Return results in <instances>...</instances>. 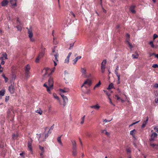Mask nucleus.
Returning a JSON list of instances; mask_svg holds the SVG:
<instances>
[{
  "mask_svg": "<svg viewBox=\"0 0 158 158\" xmlns=\"http://www.w3.org/2000/svg\"><path fill=\"white\" fill-rule=\"evenodd\" d=\"M154 139L153 134H152L151 135V138L149 139V140L150 141H153L154 140Z\"/></svg>",
  "mask_w": 158,
  "mask_h": 158,
  "instance_id": "33",
  "label": "nucleus"
},
{
  "mask_svg": "<svg viewBox=\"0 0 158 158\" xmlns=\"http://www.w3.org/2000/svg\"><path fill=\"white\" fill-rule=\"evenodd\" d=\"M139 122V121H137V122H135V123H132V124H131V125H129V127H130L131 126H132L133 125H135V124H136V123H138Z\"/></svg>",
  "mask_w": 158,
  "mask_h": 158,
  "instance_id": "46",
  "label": "nucleus"
},
{
  "mask_svg": "<svg viewBox=\"0 0 158 158\" xmlns=\"http://www.w3.org/2000/svg\"><path fill=\"white\" fill-rule=\"evenodd\" d=\"M106 131V129H104V130H102L101 131V133H105Z\"/></svg>",
  "mask_w": 158,
  "mask_h": 158,
  "instance_id": "63",
  "label": "nucleus"
},
{
  "mask_svg": "<svg viewBox=\"0 0 158 158\" xmlns=\"http://www.w3.org/2000/svg\"><path fill=\"white\" fill-rule=\"evenodd\" d=\"M4 79H5V82H7L8 80V78L6 77H4Z\"/></svg>",
  "mask_w": 158,
  "mask_h": 158,
  "instance_id": "56",
  "label": "nucleus"
},
{
  "mask_svg": "<svg viewBox=\"0 0 158 158\" xmlns=\"http://www.w3.org/2000/svg\"><path fill=\"white\" fill-rule=\"evenodd\" d=\"M111 92H112V91H111L110 93L106 92V94H107L108 97H109V96L110 95V93Z\"/></svg>",
  "mask_w": 158,
  "mask_h": 158,
  "instance_id": "53",
  "label": "nucleus"
},
{
  "mask_svg": "<svg viewBox=\"0 0 158 158\" xmlns=\"http://www.w3.org/2000/svg\"><path fill=\"white\" fill-rule=\"evenodd\" d=\"M16 27L18 29V30L21 31L22 30V28L21 27L19 26H17Z\"/></svg>",
  "mask_w": 158,
  "mask_h": 158,
  "instance_id": "54",
  "label": "nucleus"
},
{
  "mask_svg": "<svg viewBox=\"0 0 158 158\" xmlns=\"http://www.w3.org/2000/svg\"><path fill=\"white\" fill-rule=\"evenodd\" d=\"M18 136V134H13L12 135V138L13 140H15L16 138H17Z\"/></svg>",
  "mask_w": 158,
  "mask_h": 158,
  "instance_id": "22",
  "label": "nucleus"
},
{
  "mask_svg": "<svg viewBox=\"0 0 158 158\" xmlns=\"http://www.w3.org/2000/svg\"><path fill=\"white\" fill-rule=\"evenodd\" d=\"M5 90L4 89H2L0 91V95L3 96L5 94Z\"/></svg>",
  "mask_w": 158,
  "mask_h": 158,
  "instance_id": "26",
  "label": "nucleus"
},
{
  "mask_svg": "<svg viewBox=\"0 0 158 158\" xmlns=\"http://www.w3.org/2000/svg\"><path fill=\"white\" fill-rule=\"evenodd\" d=\"M72 155L73 156H75L77 155V148H72Z\"/></svg>",
  "mask_w": 158,
  "mask_h": 158,
  "instance_id": "11",
  "label": "nucleus"
},
{
  "mask_svg": "<svg viewBox=\"0 0 158 158\" xmlns=\"http://www.w3.org/2000/svg\"><path fill=\"white\" fill-rule=\"evenodd\" d=\"M41 58L39 56H38L35 59V62L36 63H39V60H40V59Z\"/></svg>",
  "mask_w": 158,
  "mask_h": 158,
  "instance_id": "31",
  "label": "nucleus"
},
{
  "mask_svg": "<svg viewBox=\"0 0 158 158\" xmlns=\"http://www.w3.org/2000/svg\"><path fill=\"white\" fill-rule=\"evenodd\" d=\"M39 148L41 151V152L43 153H44V148L41 147L40 145L39 146Z\"/></svg>",
  "mask_w": 158,
  "mask_h": 158,
  "instance_id": "29",
  "label": "nucleus"
},
{
  "mask_svg": "<svg viewBox=\"0 0 158 158\" xmlns=\"http://www.w3.org/2000/svg\"><path fill=\"white\" fill-rule=\"evenodd\" d=\"M106 68V67L105 65H102L101 66V70L102 72V73H104L105 72V70Z\"/></svg>",
  "mask_w": 158,
  "mask_h": 158,
  "instance_id": "19",
  "label": "nucleus"
},
{
  "mask_svg": "<svg viewBox=\"0 0 158 158\" xmlns=\"http://www.w3.org/2000/svg\"><path fill=\"white\" fill-rule=\"evenodd\" d=\"M106 60H103L102 62L101 63V65H106Z\"/></svg>",
  "mask_w": 158,
  "mask_h": 158,
  "instance_id": "35",
  "label": "nucleus"
},
{
  "mask_svg": "<svg viewBox=\"0 0 158 158\" xmlns=\"http://www.w3.org/2000/svg\"><path fill=\"white\" fill-rule=\"evenodd\" d=\"M150 145L153 148H154L156 146V148H158V145H156V144L154 143H150Z\"/></svg>",
  "mask_w": 158,
  "mask_h": 158,
  "instance_id": "23",
  "label": "nucleus"
},
{
  "mask_svg": "<svg viewBox=\"0 0 158 158\" xmlns=\"http://www.w3.org/2000/svg\"><path fill=\"white\" fill-rule=\"evenodd\" d=\"M32 139H30V141H28L27 143V146L29 150L30 151L32 152Z\"/></svg>",
  "mask_w": 158,
  "mask_h": 158,
  "instance_id": "6",
  "label": "nucleus"
},
{
  "mask_svg": "<svg viewBox=\"0 0 158 158\" xmlns=\"http://www.w3.org/2000/svg\"><path fill=\"white\" fill-rule=\"evenodd\" d=\"M126 36L128 38H129L130 37V35L128 33H127L126 34Z\"/></svg>",
  "mask_w": 158,
  "mask_h": 158,
  "instance_id": "58",
  "label": "nucleus"
},
{
  "mask_svg": "<svg viewBox=\"0 0 158 158\" xmlns=\"http://www.w3.org/2000/svg\"><path fill=\"white\" fill-rule=\"evenodd\" d=\"M92 81L91 80H89L88 79H87L83 83V85L81 86V88H82L83 86L86 88V87L85 86V85L87 84L89 86H90L92 84Z\"/></svg>",
  "mask_w": 158,
  "mask_h": 158,
  "instance_id": "5",
  "label": "nucleus"
},
{
  "mask_svg": "<svg viewBox=\"0 0 158 158\" xmlns=\"http://www.w3.org/2000/svg\"><path fill=\"white\" fill-rule=\"evenodd\" d=\"M105 134L107 136H109L110 135V133L107 132L106 131Z\"/></svg>",
  "mask_w": 158,
  "mask_h": 158,
  "instance_id": "55",
  "label": "nucleus"
},
{
  "mask_svg": "<svg viewBox=\"0 0 158 158\" xmlns=\"http://www.w3.org/2000/svg\"><path fill=\"white\" fill-rule=\"evenodd\" d=\"M101 85V82L100 81H99L98 83L96 84L94 88V89H95L96 88L99 87Z\"/></svg>",
  "mask_w": 158,
  "mask_h": 158,
  "instance_id": "18",
  "label": "nucleus"
},
{
  "mask_svg": "<svg viewBox=\"0 0 158 158\" xmlns=\"http://www.w3.org/2000/svg\"><path fill=\"white\" fill-rule=\"evenodd\" d=\"M60 94L64 100L63 106H64L66 105V103L68 102V98L66 96H65L62 93H61Z\"/></svg>",
  "mask_w": 158,
  "mask_h": 158,
  "instance_id": "4",
  "label": "nucleus"
},
{
  "mask_svg": "<svg viewBox=\"0 0 158 158\" xmlns=\"http://www.w3.org/2000/svg\"><path fill=\"white\" fill-rule=\"evenodd\" d=\"M71 14L73 15V17L74 18H75L76 16H75V15L72 12V11H71Z\"/></svg>",
  "mask_w": 158,
  "mask_h": 158,
  "instance_id": "59",
  "label": "nucleus"
},
{
  "mask_svg": "<svg viewBox=\"0 0 158 158\" xmlns=\"http://www.w3.org/2000/svg\"><path fill=\"white\" fill-rule=\"evenodd\" d=\"M154 86L156 88H158V84H155L154 85Z\"/></svg>",
  "mask_w": 158,
  "mask_h": 158,
  "instance_id": "62",
  "label": "nucleus"
},
{
  "mask_svg": "<svg viewBox=\"0 0 158 158\" xmlns=\"http://www.w3.org/2000/svg\"><path fill=\"white\" fill-rule=\"evenodd\" d=\"M3 68L2 67V66L0 64V73L3 72Z\"/></svg>",
  "mask_w": 158,
  "mask_h": 158,
  "instance_id": "49",
  "label": "nucleus"
},
{
  "mask_svg": "<svg viewBox=\"0 0 158 158\" xmlns=\"http://www.w3.org/2000/svg\"><path fill=\"white\" fill-rule=\"evenodd\" d=\"M90 107L91 108H94L96 110H98L100 107L98 104H97L94 106H91Z\"/></svg>",
  "mask_w": 158,
  "mask_h": 158,
  "instance_id": "15",
  "label": "nucleus"
},
{
  "mask_svg": "<svg viewBox=\"0 0 158 158\" xmlns=\"http://www.w3.org/2000/svg\"><path fill=\"white\" fill-rule=\"evenodd\" d=\"M27 33L29 35L28 36L30 38V40L32 42H34L35 41V40L34 38H32L33 36V34L31 28H30L28 30Z\"/></svg>",
  "mask_w": 158,
  "mask_h": 158,
  "instance_id": "2",
  "label": "nucleus"
},
{
  "mask_svg": "<svg viewBox=\"0 0 158 158\" xmlns=\"http://www.w3.org/2000/svg\"><path fill=\"white\" fill-rule=\"evenodd\" d=\"M152 67L154 68H158V65L157 64H154L152 65Z\"/></svg>",
  "mask_w": 158,
  "mask_h": 158,
  "instance_id": "42",
  "label": "nucleus"
},
{
  "mask_svg": "<svg viewBox=\"0 0 158 158\" xmlns=\"http://www.w3.org/2000/svg\"><path fill=\"white\" fill-rule=\"evenodd\" d=\"M152 134H153V136L154 138H155L156 137L157 135V134L156 132H153Z\"/></svg>",
  "mask_w": 158,
  "mask_h": 158,
  "instance_id": "51",
  "label": "nucleus"
},
{
  "mask_svg": "<svg viewBox=\"0 0 158 158\" xmlns=\"http://www.w3.org/2000/svg\"><path fill=\"white\" fill-rule=\"evenodd\" d=\"M69 59L67 58L66 59H65L64 63H69Z\"/></svg>",
  "mask_w": 158,
  "mask_h": 158,
  "instance_id": "44",
  "label": "nucleus"
},
{
  "mask_svg": "<svg viewBox=\"0 0 158 158\" xmlns=\"http://www.w3.org/2000/svg\"><path fill=\"white\" fill-rule=\"evenodd\" d=\"M36 112L37 113H38L40 115H41L42 114V112H43V111L42 110H40V111H38V110H37L36 111Z\"/></svg>",
  "mask_w": 158,
  "mask_h": 158,
  "instance_id": "43",
  "label": "nucleus"
},
{
  "mask_svg": "<svg viewBox=\"0 0 158 158\" xmlns=\"http://www.w3.org/2000/svg\"><path fill=\"white\" fill-rule=\"evenodd\" d=\"M71 141L72 145V148H76L77 144L76 141L74 140H71Z\"/></svg>",
  "mask_w": 158,
  "mask_h": 158,
  "instance_id": "12",
  "label": "nucleus"
},
{
  "mask_svg": "<svg viewBox=\"0 0 158 158\" xmlns=\"http://www.w3.org/2000/svg\"><path fill=\"white\" fill-rule=\"evenodd\" d=\"M9 97L6 96V98H5V101L6 102H7L9 100Z\"/></svg>",
  "mask_w": 158,
  "mask_h": 158,
  "instance_id": "45",
  "label": "nucleus"
},
{
  "mask_svg": "<svg viewBox=\"0 0 158 158\" xmlns=\"http://www.w3.org/2000/svg\"><path fill=\"white\" fill-rule=\"evenodd\" d=\"M115 74L116 75V76L118 78V79H119V77H120V75L118 74V72L117 71H114Z\"/></svg>",
  "mask_w": 158,
  "mask_h": 158,
  "instance_id": "34",
  "label": "nucleus"
},
{
  "mask_svg": "<svg viewBox=\"0 0 158 158\" xmlns=\"http://www.w3.org/2000/svg\"><path fill=\"white\" fill-rule=\"evenodd\" d=\"M115 97L117 98V100H118L119 99H121V98L119 97H118V95H115Z\"/></svg>",
  "mask_w": 158,
  "mask_h": 158,
  "instance_id": "57",
  "label": "nucleus"
},
{
  "mask_svg": "<svg viewBox=\"0 0 158 158\" xmlns=\"http://www.w3.org/2000/svg\"><path fill=\"white\" fill-rule=\"evenodd\" d=\"M114 87L112 83H110L109 86L107 88V89H110L111 88H112Z\"/></svg>",
  "mask_w": 158,
  "mask_h": 158,
  "instance_id": "24",
  "label": "nucleus"
},
{
  "mask_svg": "<svg viewBox=\"0 0 158 158\" xmlns=\"http://www.w3.org/2000/svg\"><path fill=\"white\" fill-rule=\"evenodd\" d=\"M10 3L12 6H17V0H10Z\"/></svg>",
  "mask_w": 158,
  "mask_h": 158,
  "instance_id": "9",
  "label": "nucleus"
},
{
  "mask_svg": "<svg viewBox=\"0 0 158 158\" xmlns=\"http://www.w3.org/2000/svg\"><path fill=\"white\" fill-rule=\"evenodd\" d=\"M158 37V35L157 34H155L153 35V38L154 39H155Z\"/></svg>",
  "mask_w": 158,
  "mask_h": 158,
  "instance_id": "40",
  "label": "nucleus"
},
{
  "mask_svg": "<svg viewBox=\"0 0 158 158\" xmlns=\"http://www.w3.org/2000/svg\"><path fill=\"white\" fill-rule=\"evenodd\" d=\"M135 5H131L129 8V10L131 12L133 13H135L136 11L134 10L135 8Z\"/></svg>",
  "mask_w": 158,
  "mask_h": 158,
  "instance_id": "8",
  "label": "nucleus"
},
{
  "mask_svg": "<svg viewBox=\"0 0 158 158\" xmlns=\"http://www.w3.org/2000/svg\"><path fill=\"white\" fill-rule=\"evenodd\" d=\"M136 132V131L135 129H134L131 131L130 132V134L134 138H135V134Z\"/></svg>",
  "mask_w": 158,
  "mask_h": 158,
  "instance_id": "13",
  "label": "nucleus"
},
{
  "mask_svg": "<svg viewBox=\"0 0 158 158\" xmlns=\"http://www.w3.org/2000/svg\"><path fill=\"white\" fill-rule=\"evenodd\" d=\"M53 96L54 98L57 99V100H59V97L57 96L56 94L53 93Z\"/></svg>",
  "mask_w": 158,
  "mask_h": 158,
  "instance_id": "38",
  "label": "nucleus"
},
{
  "mask_svg": "<svg viewBox=\"0 0 158 158\" xmlns=\"http://www.w3.org/2000/svg\"><path fill=\"white\" fill-rule=\"evenodd\" d=\"M81 58V56H78L76 57V59H77L78 60V59H80Z\"/></svg>",
  "mask_w": 158,
  "mask_h": 158,
  "instance_id": "61",
  "label": "nucleus"
},
{
  "mask_svg": "<svg viewBox=\"0 0 158 158\" xmlns=\"http://www.w3.org/2000/svg\"><path fill=\"white\" fill-rule=\"evenodd\" d=\"M126 152L128 155H130L131 152V150L129 148H127L126 149Z\"/></svg>",
  "mask_w": 158,
  "mask_h": 158,
  "instance_id": "28",
  "label": "nucleus"
},
{
  "mask_svg": "<svg viewBox=\"0 0 158 158\" xmlns=\"http://www.w3.org/2000/svg\"><path fill=\"white\" fill-rule=\"evenodd\" d=\"M118 65H117L116 66V69H115V71H118Z\"/></svg>",
  "mask_w": 158,
  "mask_h": 158,
  "instance_id": "64",
  "label": "nucleus"
},
{
  "mask_svg": "<svg viewBox=\"0 0 158 158\" xmlns=\"http://www.w3.org/2000/svg\"><path fill=\"white\" fill-rule=\"evenodd\" d=\"M1 59L2 60L1 64H4L5 63V62L3 60V57H0V60Z\"/></svg>",
  "mask_w": 158,
  "mask_h": 158,
  "instance_id": "36",
  "label": "nucleus"
},
{
  "mask_svg": "<svg viewBox=\"0 0 158 158\" xmlns=\"http://www.w3.org/2000/svg\"><path fill=\"white\" fill-rule=\"evenodd\" d=\"M44 51L40 52L38 56L41 58L44 56Z\"/></svg>",
  "mask_w": 158,
  "mask_h": 158,
  "instance_id": "25",
  "label": "nucleus"
},
{
  "mask_svg": "<svg viewBox=\"0 0 158 158\" xmlns=\"http://www.w3.org/2000/svg\"><path fill=\"white\" fill-rule=\"evenodd\" d=\"M43 85L45 87L47 88V91L48 92H49V91H50V89H52V88H50V87H49V85H48V86L47 85V84L46 83L44 84Z\"/></svg>",
  "mask_w": 158,
  "mask_h": 158,
  "instance_id": "17",
  "label": "nucleus"
},
{
  "mask_svg": "<svg viewBox=\"0 0 158 158\" xmlns=\"http://www.w3.org/2000/svg\"><path fill=\"white\" fill-rule=\"evenodd\" d=\"M62 136V135H61L60 136H59L57 138V141L59 144L61 146H63V144L61 140V138Z\"/></svg>",
  "mask_w": 158,
  "mask_h": 158,
  "instance_id": "16",
  "label": "nucleus"
},
{
  "mask_svg": "<svg viewBox=\"0 0 158 158\" xmlns=\"http://www.w3.org/2000/svg\"><path fill=\"white\" fill-rule=\"evenodd\" d=\"M2 57H3V58H4L5 59H8L7 54L6 52L2 54Z\"/></svg>",
  "mask_w": 158,
  "mask_h": 158,
  "instance_id": "27",
  "label": "nucleus"
},
{
  "mask_svg": "<svg viewBox=\"0 0 158 158\" xmlns=\"http://www.w3.org/2000/svg\"><path fill=\"white\" fill-rule=\"evenodd\" d=\"M148 44H149L151 47L152 48H154V45L153 44V42L152 41H151L149 42Z\"/></svg>",
  "mask_w": 158,
  "mask_h": 158,
  "instance_id": "21",
  "label": "nucleus"
},
{
  "mask_svg": "<svg viewBox=\"0 0 158 158\" xmlns=\"http://www.w3.org/2000/svg\"><path fill=\"white\" fill-rule=\"evenodd\" d=\"M30 69V66L28 64H27L26 66L25 67V75L27 77H29L30 76V72L29 71Z\"/></svg>",
  "mask_w": 158,
  "mask_h": 158,
  "instance_id": "1",
  "label": "nucleus"
},
{
  "mask_svg": "<svg viewBox=\"0 0 158 158\" xmlns=\"http://www.w3.org/2000/svg\"><path fill=\"white\" fill-rule=\"evenodd\" d=\"M74 43H72V44H70V47H69V50L71 49V48L73 47V46L74 45Z\"/></svg>",
  "mask_w": 158,
  "mask_h": 158,
  "instance_id": "41",
  "label": "nucleus"
},
{
  "mask_svg": "<svg viewBox=\"0 0 158 158\" xmlns=\"http://www.w3.org/2000/svg\"><path fill=\"white\" fill-rule=\"evenodd\" d=\"M56 39V38H55L54 36L53 37V43L55 44H56L57 43L56 41H55V39Z\"/></svg>",
  "mask_w": 158,
  "mask_h": 158,
  "instance_id": "47",
  "label": "nucleus"
},
{
  "mask_svg": "<svg viewBox=\"0 0 158 158\" xmlns=\"http://www.w3.org/2000/svg\"><path fill=\"white\" fill-rule=\"evenodd\" d=\"M8 2L7 0H3L1 3V5L2 6H5L7 5Z\"/></svg>",
  "mask_w": 158,
  "mask_h": 158,
  "instance_id": "14",
  "label": "nucleus"
},
{
  "mask_svg": "<svg viewBox=\"0 0 158 158\" xmlns=\"http://www.w3.org/2000/svg\"><path fill=\"white\" fill-rule=\"evenodd\" d=\"M85 117V115H84L81 118L82 121L81 122V124H82L84 123Z\"/></svg>",
  "mask_w": 158,
  "mask_h": 158,
  "instance_id": "37",
  "label": "nucleus"
},
{
  "mask_svg": "<svg viewBox=\"0 0 158 158\" xmlns=\"http://www.w3.org/2000/svg\"><path fill=\"white\" fill-rule=\"evenodd\" d=\"M132 56L134 59H137L139 56V55L138 53H137L136 55H135L134 54H132Z\"/></svg>",
  "mask_w": 158,
  "mask_h": 158,
  "instance_id": "30",
  "label": "nucleus"
},
{
  "mask_svg": "<svg viewBox=\"0 0 158 158\" xmlns=\"http://www.w3.org/2000/svg\"><path fill=\"white\" fill-rule=\"evenodd\" d=\"M111 121V120H107L106 119H105L104 120V121L105 123L109 122H110V121Z\"/></svg>",
  "mask_w": 158,
  "mask_h": 158,
  "instance_id": "60",
  "label": "nucleus"
},
{
  "mask_svg": "<svg viewBox=\"0 0 158 158\" xmlns=\"http://www.w3.org/2000/svg\"><path fill=\"white\" fill-rule=\"evenodd\" d=\"M81 72L82 74H85L86 73V69L85 68H81Z\"/></svg>",
  "mask_w": 158,
  "mask_h": 158,
  "instance_id": "20",
  "label": "nucleus"
},
{
  "mask_svg": "<svg viewBox=\"0 0 158 158\" xmlns=\"http://www.w3.org/2000/svg\"><path fill=\"white\" fill-rule=\"evenodd\" d=\"M48 134L47 133L45 134V138L42 140V141H44L48 137Z\"/></svg>",
  "mask_w": 158,
  "mask_h": 158,
  "instance_id": "39",
  "label": "nucleus"
},
{
  "mask_svg": "<svg viewBox=\"0 0 158 158\" xmlns=\"http://www.w3.org/2000/svg\"><path fill=\"white\" fill-rule=\"evenodd\" d=\"M48 85L51 88H53L54 81L52 78L50 77L48 81Z\"/></svg>",
  "mask_w": 158,
  "mask_h": 158,
  "instance_id": "3",
  "label": "nucleus"
},
{
  "mask_svg": "<svg viewBox=\"0 0 158 158\" xmlns=\"http://www.w3.org/2000/svg\"><path fill=\"white\" fill-rule=\"evenodd\" d=\"M108 99L110 101V103L112 104V105H113L114 106V105L113 104L112 102V101H111V99L110 98V97H108Z\"/></svg>",
  "mask_w": 158,
  "mask_h": 158,
  "instance_id": "52",
  "label": "nucleus"
},
{
  "mask_svg": "<svg viewBox=\"0 0 158 158\" xmlns=\"http://www.w3.org/2000/svg\"><path fill=\"white\" fill-rule=\"evenodd\" d=\"M129 46V47H130L131 48L133 47V46H132V44L130 42H128V43Z\"/></svg>",
  "mask_w": 158,
  "mask_h": 158,
  "instance_id": "50",
  "label": "nucleus"
},
{
  "mask_svg": "<svg viewBox=\"0 0 158 158\" xmlns=\"http://www.w3.org/2000/svg\"><path fill=\"white\" fill-rule=\"evenodd\" d=\"M55 57V61H58L57 58L58 57V54H56L54 55Z\"/></svg>",
  "mask_w": 158,
  "mask_h": 158,
  "instance_id": "32",
  "label": "nucleus"
},
{
  "mask_svg": "<svg viewBox=\"0 0 158 158\" xmlns=\"http://www.w3.org/2000/svg\"><path fill=\"white\" fill-rule=\"evenodd\" d=\"M77 60H78L77 59H76V58H75L73 60V61H74V63H73V64H75L76 63Z\"/></svg>",
  "mask_w": 158,
  "mask_h": 158,
  "instance_id": "48",
  "label": "nucleus"
},
{
  "mask_svg": "<svg viewBox=\"0 0 158 158\" xmlns=\"http://www.w3.org/2000/svg\"><path fill=\"white\" fill-rule=\"evenodd\" d=\"M15 90L14 85L11 84L9 86V90L11 94H13L14 93Z\"/></svg>",
  "mask_w": 158,
  "mask_h": 158,
  "instance_id": "7",
  "label": "nucleus"
},
{
  "mask_svg": "<svg viewBox=\"0 0 158 158\" xmlns=\"http://www.w3.org/2000/svg\"><path fill=\"white\" fill-rule=\"evenodd\" d=\"M60 91L63 93L68 92L69 91V88H64V89H60Z\"/></svg>",
  "mask_w": 158,
  "mask_h": 158,
  "instance_id": "10",
  "label": "nucleus"
}]
</instances>
